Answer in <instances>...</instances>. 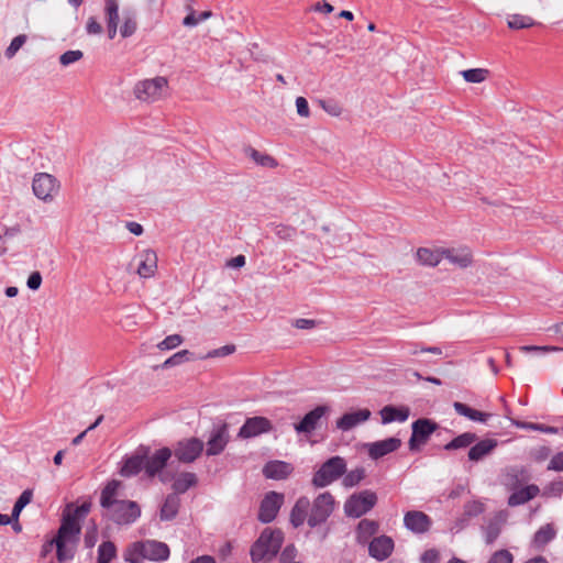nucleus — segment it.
<instances>
[{
	"label": "nucleus",
	"instance_id": "obj_1",
	"mask_svg": "<svg viewBox=\"0 0 563 563\" xmlns=\"http://www.w3.org/2000/svg\"><path fill=\"white\" fill-rule=\"evenodd\" d=\"M120 482L111 481L102 489L100 505L104 509V516L118 525H130L141 515V509L135 501L118 499Z\"/></svg>",
	"mask_w": 563,
	"mask_h": 563
},
{
	"label": "nucleus",
	"instance_id": "obj_2",
	"mask_svg": "<svg viewBox=\"0 0 563 563\" xmlns=\"http://www.w3.org/2000/svg\"><path fill=\"white\" fill-rule=\"evenodd\" d=\"M80 530V525H78L76 518L70 515L63 516L56 538L43 547L42 556H45L55 544L57 549V560L59 562L73 559Z\"/></svg>",
	"mask_w": 563,
	"mask_h": 563
},
{
	"label": "nucleus",
	"instance_id": "obj_3",
	"mask_svg": "<svg viewBox=\"0 0 563 563\" xmlns=\"http://www.w3.org/2000/svg\"><path fill=\"white\" fill-rule=\"evenodd\" d=\"M169 556V548L166 543L156 540H145L131 544L124 559L131 563H142L143 560L165 561Z\"/></svg>",
	"mask_w": 563,
	"mask_h": 563
},
{
	"label": "nucleus",
	"instance_id": "obj_4",
	"mask_svg": "<svg viewBox=\"0 0 563 563\" xmlns=\"http://www.w3.org/2000/svg\"><path fill=\"white\" fill-rule=\"evenodd\" d=\"M283 540L284 536L280 530H273L271 528L264 529L251 548L252 561H271L278 553Z\"/></svg>",
	"mask_w": 563,
	"mask_h": 563
},
{
	"label": "nucleus",
	"instance_id": "obj_5",
	"mask_svg": "<svg viewBox=\"0 0 563 563\" xmlns=\"http://www.w3.org/2000/svg\"><path fill=\"white\" fill-rule=\"evenodd\" d=\"M346 472V461L339 455L323 462L314 472L311 484L316 488H324L341 478Z\"/></svg>",
	"mask_w": 563,
	"mask_h": 563
},
{
	"label": "nucleus",
	"instance_id": "obj_6",
	"mask_svg": "<svg viewBox=\"0 0 563 563\" xmlns=\"http://www.w3.org/2000/svg\"><path fill=\"white\" fill-rule=\"evenodd\" d=\"M377 494L371 489H364L350 495L343 505L344 515L347 518L357 519L368 514L377 504Z\"/></svg>",
	"mask_w": 563,
	"mask_h": 563
},
{
	"label": "nucleus",
	"instance_id": "obj_7",
	"mask_svg": "<svg viewBox=\"0 0 563 563\" xmlns=\"http://www.w3.org/2000/svg\"><path fill=\"white\" fill-rule=\"evenodd\" d=\"M336 506L334 496L330 492L320 493L309 507L308 526L316 528L323 525L333 514Z\"/></svg>",
	"mask_w": 563,
	"mask_h": 563
},
{
	"label": "nucleus",
	"instance_id": "obj_8",
	"mask_svg": "<svg viewBox=\"0 0 563 563\" xmlns=\"http://www.w3.org/2000/svg\"><path fill=\"white\" fill-rule=\"evenodd\" d=\"M168 88V81L163 76L140 80L135 84L133 93L136 99L144 102H155L162 99Z\"/></svg>",
	"mask_w": 563,
	"mask_h": 563
},
{
	"label": "nucleus",
	"instance_id": "obj_9",
	"mask_svg": "<svg viewBox=\"0 0 563 563\" xmlns=\"http://www.w3.org/2000/svg\"><path fill=\"white\" fill-rule=\"evenodd\" d=\"M205 443L198 438H187L178 441L172 451L175 457L184 464L194 463L203 452Z\"/></svg>",
	"mask_w": 563,
	"mask_h": 563
},
{
	"label": "nucleus",
	"instance_id": "obj_10",
	"mask_svg": "<svg viewBox=\"0 0 563 563\" xmlns=\"http://www.w3.org/2000/svg\"><path fill=\"white\" fill-rule=\"evenodd\" d=\"M412 433L409 439V449L418 451L419 448L427 443L430 435L438 429V424L430 419L421 418L416 420L412 426Z\"/></svg>",
	"mask_w": 563,
	"mask_h": 563
},
{
	"label": "nucleus",
	"instance_id": "obj_11",
	"mask_svg": "<svg viewBox=\"0 0 563 563\" xmlns=\"http://www.w3.org/2000/svg\"><path fill=\"white\" fill-rule=\"evenodd\" d=\"M284 501V495L276 493V492H269L266 494L264 499L261 503L260 512H258V520L268 523L273 521L282 505Z\"/></svg>",
	"mask_w": 563,
	"mask_h": 563
},
{
	"label": "nucleus",
	"instance_id": "obj_12",
	"mask_svg": "<svg viewBox=\"0 0 563 563\" xmlns=\"http://www.w3.org/2000/svg\"><path fill=\"white\" fill-rule=\"evenodd\" d=\"M33 192L41 200H51L58 189L57 180L49 174L41 173L33 179Z\"/></svg>",
	"mask_w": 563,
	"mask_h": 563
},
{
	"label": "nucleus",
	"instance_id": "obj_13",
	"mask_svg": "<svg viewBox=\"0 0 563 563\" xmlns=\"http://www.w3.org/2000/svg\"><path fill=\"white\" fill-rule=\"evenodd\" d=\"M230 435L225 423L214 428L207 441L206 454L214 456L222 453L229 442Z\"/></svg>",
	"mask_w": 563,
	"mask_h": 563
},
{
	"label": "nucleus",
	"instance_id": "obj_14",
	"mask_svg": "<svg viewBox=\"0 0 563 563\" xmlns=\"http://www.w3.org/2000/svg\"><path fill=\"white\" fill-rule=\"evenodd\" d=\"M443 258L459 268H467L473 263V253L467 246L443 247Z\"/></svg>",
	"mask_w": 563,
	"mask_h": 563
},
{
	"label": "nucleus",
	"instance_id": "obj_15",
	"mask_svg": "<svg viewBox=\"0 0 563 563\" xmlns=\"http://www.w3.org/2000/svg\"><path fill=\"white\" fill-rule=\"evenodd\" d=\"M272 430L271 421L265 417L249 418L239 431L243 439L254 438Z\"/></svg>",
	"mask_w": 563,
	"mask_h": 563
},
{
	"label": "nucleus",
	"instance_id": "obj_16",
	"mask_svg": "<svg viewBox=\"0 0 563 563\" xmlns=\"http://www.w3.org/2000/svg\"><path fill=\"white\" fill-rule=\"evenodd\" d=\"M137 261L136 273L141 278H151L157 269V255L153 250H143L135 257Z\"/></svg>",
	"mask_w": 563,
	"mask_h": 563
},
{
	"label": "nucleus",
	"instance_id": "obj_17",
	"mask_svg": "<svg viewBox=\"0 0 563 563\" xmlns=\"http://www.w3.org/2000/svg\"><path fill=\"white\" fill-rule=\"evenodd\" d=\"M172 456V450L162 448L147 457L144 462V468L150 477H153L162 472Z\"/></svg>",
	"mask_w": 563,
	"mask_h": 563
},
{
	"label": "nucleus",
	"instance_id": "obj_18",
	"mask_svg": "<svg viewBox=\"0 0 563 563\" xmlns=\"http://www.w3.org/2000/svg\"><path fill=\"white\" fill-rule=\"evenodd\" d=\"M327 406H318L313 410L309 411L302 420L295 424V430L298 433H310L317 429L321 418L328 412Z\"/></svg>",
	"mask_w": 563,
	"mask_h": 563
},
{
	"label": "nucleus",
	"instance_id": "obj_19",
	"mask_svg": "<svg viewBox=\"0 0 563 563\" xmlns=\"http://www.w3.org/2000/svg\"><path fill=\"white\" fill-rule=\"evenodd\" d=\"M393 549L394 541L386 536L373 538L368 543L369 555L378 561L387 559L391 554Z\"/></svg>",
	"mask_w": 563,
	"mask_h": 563
},
{
	"label": "nucleus",
	"instance_id": "obj_20",
	"mask_svg": "<svg viewBox=\"0 0 563 563\" xmlns=\"http://www.w3.org/2000/svg\"><path fill=\"white\" fill-rule=\"evenodd\" d=\"M404 525L415 533H423L429 530L431 520L424 512L411 510L405 514Z\"/></svg>",
	"mask_w": 563,
	"mask_h": 563
},
{
	"label": "nucleus",
	"instance_id": "obj_21",
	"mask_svg": "<svg viewBox=\"0 0 563 563\" xmlns=\"http://www.w3.org/2000/svg\"><path fill=\"white\" fill-rule=\"evenodd\" d=\"M401 444L400 439L398 438H388L382 441H376L367 444L368 455L373 460H377L379 457L385 456L388 453L396 451Z\"/></svg>",
	"mask_w": 563,
	"mask_h": 563
},
{
	"label": "nucleus",
	"instance_id": "obj_22",
	"mask_svg": "<svg viewBox=\"0 0 563 563\" xmlns=\"http://www.w3.org/2000/svg\"><path fill=\"white\" fill-rule=\"evenodd\" d=\"M104 18L107 23L108 37L113 40L118 33L120 14L117 0L104 1Z\"/></svg>",
	"mask_w": 563,
	"mask_h": 563
},
{
	"label": "nucleus",
	"instance_id": "obj_23",
	"mask_svg": "<svg viewBox=\"0 0 563 563\" xmlns=\"http://www.w3.org/2000/svg\"><path fill=\"white\" fill-rule=\"evenodd\" d=\"M369 417L371 411L368 409H358L356 411L346 412L336 421V428L342 431H349L367 421Z\"/></svg>",
	"mask_w": 563,
	"mask_h": 563
},
{
	"label": "nucleus",
	"instance_id": "obj_24",
	"mask_svg": "<svg viewBox=\"0 0 563 563\" xmlns=\"http://www.w3.org/2000/svg\"><path fill=\"white\" fill-rule=\"evenodd\" d=\"M291 464L284 462V461H272L268 462L264 468L263 474L267 478L272 479H285L287 478L291 472H292Z\"/></svg>",
	"mask_w": 563,
	"mask_h": 563
},
{
	"label": "nucleus",
	"instance_id": "obj_25",
	"mask_svg": "<svg viewBox=\"0 0 563 563\" xmlns=\"http://www.w3.org/2000/svg\"><path fill=\"white\" fill-rule=\"evenodd\" d=\"M379 415L382 417V422L384 424L391 423V422H405L410 415V410L406 406L395 407L391 405L385 406L379 411Z\"/></svg>",
	"mask_w": 563,
	"mask_h": 563
},
{
	"label": "nucleus",
	"instance_id": "obj_26",
	"mask_svg": "<svg viewBox=\"0 0 563 563\" xmlns=\"http://www.w3.org/2000/svg\"><path fill=\"white\" fill-rule=\"evenodd\" d=\"M379 525L375 520L362 519L355 529V539L360 544L369 543L372 537L377 533Z\"/></svg>",
	"mask_w": 563,
	"mask_h": 563
},
{
	"label": "nucleus",
	"instance_id": "obj_27",
	"mask_svg": "<svg viewBox=\"0 0 563 563\" xmlns=\"http://www.w3.org/2000/svg\"><path fill=\"white\" fill-rule=\"evenodd\" d=\"M310 500L306 496H301L297 499L295 506L290 511V522L295 528L303 525L305 520H308Z\"/></svg>",
	"mask_w": 563,
	"mask_h": 563
},
{
	"label": "nucleus",
	"instance_id": "obj_28",
	"mask_svg": "<svg viewBox=\"0 0 563 563\" xmlns=\"http://www.w3.org/2000/svg\"><path fill=\"white\" fill-rule=\"evenodd\" d=\"M505 521L506 517L499 512L490 518L483 527L485 542L487 544H492L498 538Z\"/></svg>",
	"mask_w": 563,
	"mask_h": 563
},
{
	"label": "nucleus",
	"instance_id": "obj_29",
	"mask_svg": "<svg viewBox=\"0 0 563 563\" xmlns=\"http://www.w3.org/2000/svg\"><path fill=\"white\" fill-rule=\"evenodd\" d=\"M442 252L443 247H420L417 250L416 258L421 265L433 267L437 266L443 260Z\"/></svg>",
	"mask_w": 563,
	"mask_h": 563
},
{
	"label": "nucleus",
	"instance_id": "obj_30",
	"mask_svg": "<svg viewBox=\"0 0 563 563\" xmlns=\"http://www.w3.org/2000/svg\"><path fill=\"white\" fill-rule=\"evenodd\" d=\"M540 493V489L537 485L531 484L526 487H522L520 489L515 490L508 499L509 506H519L528 503L529 500L533 499L538 494Z\"/></svg>",
	"mask_w": 563,
	"mask_h": 563
},
{
	"label": "nucleus",
	"instance_id": "obj_31",
	"mask_svg": "<svg viewBox=\"0 0 563 563\" xmlns=\"http://www.w3.org/2000/svg\"><path fill=\"white\" fill-rule=\"evenodd\" d=\"M497 444L498 442L495 439L482 440L470 449L468 459L474 462L481 461L486 455L490 454Z\"/></svg>",
	"mask_w": 563,
	"mask_h": 563
},
{
	"label": "nucleus",
	"instance_id": "obj_32",
	"mask_svg": "<svg viewBox=\"0 0 563 563\" xmlns=\"http://www.w3.org/2000/svg\"><path fill=\"white\" fill-rule=\"evenodd\" d=\"M179 506H180V498L178 497V495L169 494L166 497V499L161 508V512H159L161 520H163V521L173 520L176 517V515L178 514Z\"/></svg>",
	"mask_w": 563,
	"mask_h": 563
},
{
	"label": "nucleus",
	"instance_id": "obj_33",
	"mask_svg": "<svg viewBox=\"0 0 563 563\" xmlns=\"http://www.w3.org/2000/svg\"><path fill=\"white\" fill-rule=\"evenodd\" d=\"M453 408L460 416L466 417L467 419L476 422L485 423L487 422L488 418L490 417V413L482 412L478 410H475L467 405L455 401L453 404Z\"/></svg>",
	"mask_w": 563,
	"mask_h": 563
},
{
	"label": "nucleus",
	"instance_id": "obj_34",
	"mask_svg": "<svg viewBox=\"0 0 563 563\" xmlns=\"http://www.w3.org/2000/svg\"><path fill=\"white\" fill-rule=\"evenodd\" d=\"M198 479L195 473L191 472H183L180 473L173 483L174 494H183L187 492L190 487H194L197 484Z\"/></svg>",
	"mask_w": 563,
	"mask_h": 563
},
{
	"label": "nucleus",
	"instance_id": "obj_35",
	"mask_svg": "<svg viewBox=\"0 0 563 563\" xmlns=\"http://www.w3.org/2000/svg\"><path fill=\"white\" fill-rule=\"evenodd\" d=\"M137 30L136 14L133 11H123L122 24L118 29L123 38L132 36Z\"/></svg>",
	"mask_w": 563,
	"mask_h": 563
},
{
	"label": "nucleus",
	"instance_id": "obj_36",
	"mask_svg": "<svg viewBox=\"0 0 563 563\" xmlns=\"http://www.w3.org/2000/svg\"><path fill=\"white\" fill-rule=\"evenodd\" d=\"M144 467V459L140 455H134L126 459L120 470V474L125 477L136 475Z\"/></svg>",
	"mask_w": 563,
	"mask_h": 563
},
{
	"label": "nucleus",
	"instance_id": "obj_37",
	"mask_svg": "<svg viewBox=\"0 0 563 563\" xmlns=\"http://www.w3.org/2000/svg\"><path fill=\"white\" fill-rule=\"evenodd\" d=\"M244 153L246 156L252 158L257 165H261L264 167H269V168H274L277 166V162L274 157H272L268 154L261 153L253 147H250V146L246 147L244 150Z\"/></svg>",
	"mask_w": 563,
	"mask_h": 563
},
{
	"label": "nucleus",
	"instance_id": "obj_38",
	"mask_svg": "<svg viewBox=\"0 0 563 563\" xmlns=\"http://www.w3.org/2000/svg\"><path fill=\"white\" fill-rule=\"evenodd\" d=\"M366 476L364 467H356L350 472H345L342 478V485L345 488H352L357 486Z\"/></svg>",
	"mask_w": 563,
	"mask_h": 563
},
{
	"label": "nucleus",
	"instance_id": "obj_39",
	"mask_svg": "<svg viewBox=\"0 0 563 563\" xmlns=\"http://www.w3.org/2000/svg\"><path fill=\"white\" fill-rule=\"evenodd\" d=\"M476 440V434L472 432H465L444 445L448 451L463 449L470 446Z\"/></svg>",
	"mask_w": 563,
	"mask_h": 563
},
{
	"label": "nucleus",
	"instance_id": "obj_40",
	"mask_svg": "<svg viewBox=\"0 0 563 563\" xmlns=\"http://www.w3.org/2000/svg\"><path fill=\"white\" fill-rule=\"evenodd\" d=\"M489 71L485 68H472L462 70L461 75L465 81L479 84L487 79Z\"/></svg>",
	"mask_w": 563,
	"mask_h": 563
},
{
	"label": "nucleus",
	"instance_id": "obj_41",
	"mask_svg": "<svg viewBox=\"0 0 563 563\" xmlns=\"http://www.w3.org/2000/svg\"><path fill=\"white\" fill-rule=\"evenodd\" d=\"M117 549L113 542H102L98 548V562L97 563H110L115 556Z\"/></svg>",
	"mask_w": 563,
	"mask_h": 563
},
{
	"label": "nucleus",
	"instance_id": "obj_42",
	"mask_svg": "<svg viewBox=\"0 0 563 563\" xmlns=\"http://www.w3.org/2000/svg\"><path fill=\"white\" fill-rule=\"evenodd\" d=\"M511 422H512V424H515L516 427H518L520 429L540 431V432L548 433V434H556L559 432L558 428L545 426V424L522 422V421H517V420H512Z\"/></svg>",
	"mask_w": 563,
	"mask_h": 563
},
{
	"label": "nucleus",
	"instance_id": "obj_43",
	"mask_svg": "<svg viewBox=\"0 0 563 563\" xmlns=\"http://www.w3.org/2000/svg\"><path fill=\"white\" fill-rule=\"evenodd\" d=\"M554 536H555L554 529L550 525H547L544 527H541L536 532L534 538H533V543L537 547H543L544 544L550 542L554 538Z\"/></svg>",
	"mask_w": 563,
	"mask_h": 563
},
{
	"label": "nucleus",
	"instance_id": "obj_44",
	"mask_svg": "<svg viewBox=\"0 0 563 563\" xmlns=\"http://www.w3.org/2000/svg\"><path fill=\"white\" fill-rule=\"evenodd\" d=\"M533 24V19L528 15L514 14L508 19V26L510 29H526L532 26Z\"/></svg>",
	"mask_w": 563,
	"mask_h": 563
},
{
	"label": "nucleus",
	"instance_id": "obj_45",
	"mask_svg": "<svg viewBox=\"0 0 563 563\" xmlns=\"http://www.w3.org/2000/svg\"><path fill=\"white\" fill-rule=\"evenodd\" d=\"M190 352L188 350H181L170 357H168L162 365V368H169L183 364L189 360Z\"/></svg>",
	"mask_w": 563,
	"mask_h": 563
},
{
	"label": "nucleus",
	"instance_id": "obj_46",
	"mask_svg": "<svg viewBox=\"0 0 563 563\" xmlns=\"http://www.w3.org/2000/svg\"><path fill=\"white\" fill-rule=\"evenodd\" d=\"M25 42L26 35L20 34L15 36L4 52L5 57L9 59L12 58L19 52V49L25 44Z\"/></svg>",
	"mask_w": 563,
	"mask_h": 563
},
{
	"label": "nucleus",
	"instance_id": "obj_47",
	"mask_svg": "<svg viewBox=\"0 0 563 563\" xmlns=\"http://www.w3.org/2000/svg\"><path fill=\"white\" fill-rule=\"evenodd\" d=\"M71 508L73 506L68 505L64 516L70 515L71 517L76 518L77 522L79 523V520L86 517L90 511L91 504L89 501H85L80 506L76 507L73 512H70Z\"/></svg>",
	"mask_w": 563,
	"mask_h": 563
},
{
	"label": "nucleus",
	"instance_id": "obj_48",
	"mask_svg": "<svg viewBox=\"0 0 563 563\" xmlns=\"http://www.w3.org/2000/svg\"><path fill=\"white\" fill-rule=\"evenodd\" d=\"M485 510L484 504L478 500L468 501L464 506V516L466 518L477 517Z\"/></svg>",
	"mask_w": 563,
	"mask_h": 563
},
{
	"label": "nucleus",
	"instance_id": "obj_49",
	"mask_svg": "<svg viewBox=\"0 0 563 563\" xmlns=\"http://www.w3.org/2000/svg\"><path fill=\"white\" fill-rule=\"evenodd\" d=\"M183 343V336L179 334H172L166 336L162 342L157 344L161 351L173 350Z\"/></svg>",
	"mask_w": 563,
	"mask_h": 563
},
{
	"label": "nucleus",
	"instance_id": "obj_50",
	"mask_svg": "<svg viewBox=\"0 0 563 563\" xmlns=\"http://www.w3.org/2000/svg\"><path fill=\"white\" fill-rule=\"evenodd\" d=\"M84 56V53L79 49L76 51H67L59 57V63L63 66H69L78 60H80Z\"/></svg>",
	"mask_w": 563,
	"mask_h": 563
},
{
	"label": "nucleus",
	"instance_id": "obj_51",
	"mask_svg": "<svg viewBox=\"0 0 563 563\" xmlns=\"http://www.w3.org/2000/svg\"><path fill=\"white\" fill-rule=\"evenodd\" d=\"M520 351L523 353L538 352V353H548V352H560L563 351L562 347L552 346V345H522L520 346Z\"/></svg>",
	"mask_w": 563,
	"mask_h": 563
},
{
	"label": "nucleus",
	"instance_id": "obj_52",
	"mask_svg": "<svg viewBox=\"0 0 563 563\" xmlns=\"http://www.w3.org/2000/svg\"><path fill=\"white\" fill-rule=\"evenodd\" d=\"M274 233L278 239L289 241L295 236L296 230L288 225L278 224L275 227Z\"/></svg>",
	"mask_w": 563,
	"mask_h": 563
},
{
	"label": "nucleus",
	"instance_id": "obj_53",
	"mask_svg": "<svg viewBox=\"0 0 563 563\" xmlns=\"http://www.w3.org/2000/svg\"><path fill=\"white\" fill-rule=\"evenodd\" d=\"M514 556L508 550L496 551L487 563H512Z\"/></svg>",
	"mask_w": 563,
	"mask_h": 563
},
{
	"label": "nucleus",
	"instance_id": "obj_54",
	"mask_svg": "<svg viewBox=\"0 0 563 563\" xmlns=\"http://www.w3.org/2000/svg\"><path fill=\"white\" fill-rule=\"evenodd\" d=\"M551 454L549 446L542 445L530 451V457L536 462L545 461Z\"/></svg>",
	"mask_w": 563,
	"mask_h": 563
},
{
	"label": "nucleus",
	"instance_id": "obj_55",
	"mask_svg": "<svg viewBox=\"0 0 563 563\" xmlns=\"http://www.w3.org/2000/svg\"><path fill=\"white\" fill-rule=\"evenodd\" d=\"M86 32L89 35H99L102 33V25L95 16H89L86 23Z\"/></svg>",
	"mask_w": 563,
	"mask_h": 563
},
{
	"label": "nucleus",
	"instance_id": "obj_56",
	"mask_svg": "<svg viewBox=\"0 0 563 563\" xmlns=\"http://www.w3.org/2000/svg\"><path fill=\"white\" fill-rule=\"evenodd\" d=\"M296 109L297 113L302 118H308L310 115L308 101L303 97L296 98Z\"/></svg>",
	"mask_w": 563,
	"mask_h": 563
},
{
	"label": "nucleus",
	"instance_id": "obj_57",
	"mask_svg": "<svg viewBox=\"0 0 563 563\" xmlns=\"http://www.w3.org/2000/svg\"><path fill=\"white\" fill-rule=\"evenodd\" d=\"M297 550L294 545H287L280 554V563H295Z\"/></svg>",
	"mask_w": 563,
	"mask_h": 563
},
{
	"label": "nucleus",
	"instance_id": "obj_58",
	"mask_svg": "<svg viewBox=\"0 0 563 563\" xmlns=\"http://www.w3.org/2000/svg\"><path fill=\"white\" fill-rule=\"evenodd\" d=\"M235 351L234 345H224L219 349L212 350L207 354V357H221L232 354Z\"/></svg>",
	"mask_w": 563,
	"mask_h": 563
},
{
	"label": "nucleus",
	"instance_id": "obj_59",
	"mask_svg": "<svg viewBox=\"0 0 563 563\" xmlns=\"http://www.w3.org/2000/svg\"><path fill=\"white\" fill-rule=\"evenodd\" d=\"M27 287L31 290H37L42 285V275L40 272H33L26 282Z\"/></svg>",
	"mask_w": 563,
	"mask_h": 563
},
{
	"label": "nucleus",
	"instance_id": "obj_60",
	"mask_svg": "<svg viewBox=\"0 0 563 563\" xmlns=\"http://www.w3.org/2000/svg\"><path fill=\"white\" fill-rule=\"evenodd\" d=\"M548 470L550 471H558V472H561L563 471V452H560L558 454H555L549 465H548Z\"/></svg>",
	"mask_w": 563,
	"mask_h": 563
},
{
	"label": "nucleus",
	"instance_id": "obj_61",
	"mask_svg": "<svg viewBox=\"0 0 563 563\" xmlns=\"http://www.w3.org/2000/svg\"><path fill=\"white\" fill-rule=\"evenodd\" d=\"M32 496H33L32 490L31 489H25L20 495L18 500L15 501V505L23 509L25 506H27L31 503Z\"/></svg>",
	"mask_w": 563,
	"mask_h": 563
},
{
	"label": "nucleus",
	"instance_id": "obj_62",
	"mask_svg": "<svg viewBox=\"0 0 563 563\" xmlns=\"http://www.w3.org/2000/svg\"><path fill=\"white\" fill-rule=\"evenodd\" d=\"M438 561H439V552L433 549L427 550L421 555V563H438Z\"/></svg>",
	"mask_w": 563,
	"mask_h": 563
},
{
	"label": "nucleus",
	"instance_id": "obj_63",
	"mask_svg": "<svg viewBox=\"0 0 563 563\" xmlns=\"http://www.w3.org/2000/svg\"><path fill=\"white\" fill-rule=\"evenodd\" d=\"M321 106L325 112L333 117H339L342 113V109L336 103L321 102Z\"/></svg>",
	"mask_w": 563,
	"mask_h": 563
},
{
	"label": "nucleus",
	"instance_id": "obj_64",
	"mask_svg": "<svg viewBox=\"0 0 563 563\" xmlns=\"http://www.w3.org/2000/svg\"><path fill=\"white\" fill-rule=\"evenodd\" d=\"M292 324L297 329H312L316 327V321L312 319L300 318V319H296Z\"/></svg>",
	"mask_w": 563,
	"mask_h": 563
}]
</instances>
